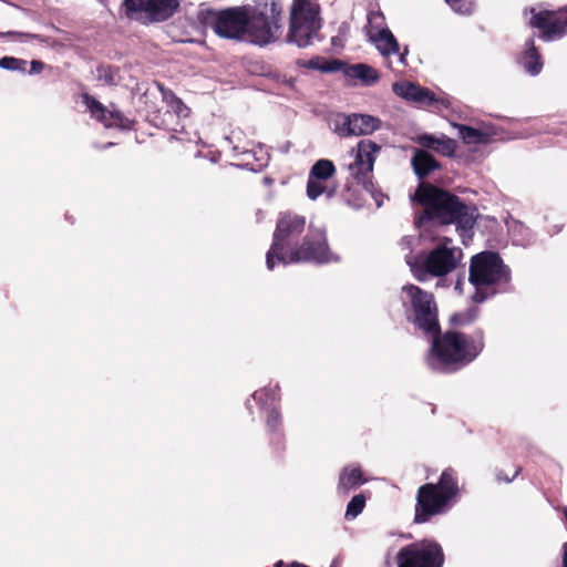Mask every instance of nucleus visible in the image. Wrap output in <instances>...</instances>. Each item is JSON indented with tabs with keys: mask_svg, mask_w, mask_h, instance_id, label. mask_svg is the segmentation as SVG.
I'll use <instances>...</instances> for the list:
<instances>
[{
	"mask_svg": "<svg viewBox=\"0 0 567 567\" xmlns=\"http://www.w3.org/2000/svg\"><path fill=\"white\" fill-rule=\"evenodd\" d=\"M282 565L281 561L277 563L275 567H280Z\"/></svg>",
	"mask_w": 567,
	"mask_h": 567,
	"instance_id": "ea45409f",
	"label": "nucleus"
},
{
	"mask_svg": "<svg viewBox=\"0 0 567 567\" xmlns=\"http://www.w3.org/2000/svg\"><path fill=\"white\" fill-rule=\"evenodd\" d=\"M164 101L178 117H187L190 114V110L184 102L172 92H165Z\"/></svg>",
	"mask_w": 567,
	"mask_h": 567,
	"instance_id": "bb28decb",
	"label": "nucleus"
},
{
	"mask_svg": "<svg viewBox=\"0 0 567 567\" xmlns=\"http://www.w3.org/2000/svg\"><path fill=\"white\" fill-rule=\"evenodd\" d=\"M443 560L440 545L429 540L408 545L398 553V567H442Z\"/></svg>",
	"mask_w": 567,
	"mask_h": 567,
	"instance_id": "9d476101",
	"label": "nucleus"
},
{
	"mask_svg": "<svg viewBox=\"0 0 567 567\" xmlns=\"http://www.w3.org/2000/svg\"><path fill=\"white\" fill-rule=\"evenodd\" d=\"M305 225L306 219L302 216L290 213L280 216L274 235V243L266 256L269 270H272L276 264L280 262L284 265L298 262L324 264L336 259L329 251L324 229L312 225L299 248L284 252L285 247L303 231Z\"/></svg>",
	"mask_w": 567,
	"mask_h": 567,
	"instance_id": "f03ea898",
	"label": "nucleus"
},
{
	"mask_svg": "<svg viewBox=\"0 0 567 567\" xmlns=\"http://www.w3.org/2000/svg\"><path fill=\"white\" fill-rule=\"evenodd\" d=\"M331 127L341 137L353 136L352 114H337L331 120Z\"/></svg>",
	"mask_w": 567,
	"mask_h": 567,
	"instance_id": "b1692460",
	"label": "nucleus"
},
{
	"mask_svg": "<svg viewBox=\"0 0 567 567\" xmlns=\"http://www.w3.org/2000/svg\"><path fill=\"white\" fill-rule=\"evenodd\" d=\"M473 317H474V315H470L467 317H465L463 315H453L451 320L455 323L463 324V323L470 322L473 319Z\"/></svg>",
	"mask_w": 567,
	"mask_h": 567,
	"instance_id": "72a5a7b5",
	"label": "nucleus"
},
{
	"mask_svg": "<svg viewBox=\"0 0 567 567\" xmlns=\"http://www.w3.org/2000/svg\"><path fill=\"white\" fill-rule=\"evenodd\" d=\"M365 481L362 477L360 467L350 465L343 468L339 477V489L344 493L363 484Z\"/></svg>",
	"mask_w": 567,
	"mask_h": 567,
	"instance_id": "aec40b11",
	"label": "nucleus"
},
{
	"mask_svg": "<svg viewBox=\"0 0 567 567\" xmlns=\"http://www.w3.org/2000/svg\"><path fill=\"white\" fill-rule=\"evenodd\" d=\"M307 66L315 70H320L323 72H330L336 70L330 63L328 62H321L319 59H312L309 60L307 63Z\"/></svg>",
	"mask_w": 567,
	"mask_h": 567,
	"instance_id": "2f4dec72",
	"label": "nucleus"
},
{
	"mask_svg": "<svg viewBox=\"0 0 567 567\" xmlns=\"http://www.w3.org/2000/svg\"><path fill=\"white\" fill-rule=\"evenodd\" d=\"M334 193V189H328L327 181L323 179H312V177L308 178L307 183V195L310 199L315 200L320 195L327 194L328 197H331Z\"/></svg>",
	"mask_w": 567,
	"mask_h": 567,
	"instance_id": "a878e982",
	"label": "nucleus"
},
{
	"mask_svg": "<svg viewBox=\"0 0 567 567\" xmlns=\"http://www.w3.org/2000/svg\"><path fill=\"white\" fill-rule=\"evenodd\" d=\"M37 66H38V72H40V70L42 69V63L38 62Z\"/></svg>",
	"mask_w": 567,
	"mask_h": 567,
	"instance_id": "58836bf2",
	"label": "nucleus"
},
{
	"mask_svg": "<svg viewBox=\"0 0 567 567\" xmlns=\"http://www.w3.org/2000/svg\"><path fill=\"white\" fill-rule=\"evenodd\" d=\"M533 28L542 31L540 38L551 41L567 33V8L559 11H539L529 21Z\"/></svg>",
	"mask_w": 567,
	"mask_h": 567,
	"instance_id": "4468645a",
	"label": "nucleus"
},
{
	"mask_svg": "<svg viewBox=\"0 0 567 567\" xmlns=\"http://www.w3.org/2000/svg\"><path fill=\"white\" fill-rule=\"evenodd\" d=\"M33 72H35V60L30 61V71H29V73L31 74Z\"/></svg>",
	"mask_w": 567,
	"mask_h": 567,
	"instance_id": "e433bc0d",
	"label": "nucleus"
},
{
	"mask_svg": "<svg viewBox=\"0 0 567 567\" xmlns=\"http://www.w3.org/2000/svg\"><path fill=\"white\" fill-rule=\"evenodd\" d=\"M457 128L461 138L466 144H485L489 141L488 134L483 131L465 125H457Z\"/></svg>",
	"mask_w": 567,
	"mask_h": 567,
	"instance_id": "5701e85b",
	"label": "nucleus"
},
{
	"mask_svg": "<svg viewBox=\"0 0 567 567\" xmlns=\"http://www.w3.org/2000/svg\"><path fill=\"white\" fill-rule=\"evenodd\" d=\"M526 47L527 49L520 58V63L529 74L537 75L543 68L540 55L536 48L534 47L533 39H529L526 42Z\"/></svg>",
	"mask_w": 567,
	"mask_h": 567,
	"instance_id": "412c9836",
	"label": "nucleus"
},
{
	"mask_svg": "<svg viewBox=\"0 0 567 567\" xmlns=\"http://www.w3.org/2000/svg\"><path fill=\"white\" fill-rule=\"evenodd\" d=\"M126 16L143 23L168 19L178 7L177 0H125Z\"/></svg>",
	"mask_w": 567,
	"mask_h": 567,
	"instance_id": "9b49d317",
	"label": "nucleus"
},
{
	"mask_svg": "<svg viewBox=\"0 0 567 567\" xmlns=\"http://www.w3.org/2000/svg\"><path fill=\"white\" fill-rule=\"evenodd\" d=\"M457 491L456 481L449 470L441 474L437 484L422 485L416 495L415 522L425 523L432 516L446 512Z\"/></svg>",
	"mask_w": 567,
	"mask_h": 567,
	"instance_id": "39448f33",
	"label": "nucleus"
},
{
	"mask_svg": "<svg viewBox=\"0 0 567 567\" xmlns=\"http://www.w3.org/2000/svg\"><path fill=\"white\" fill-rule=\"evenodd\" d=\"M365 506V497L362 494L354 495L347 505L346 518L354 519Z\"/></svg>",
	"mask_w": 567,
	"mask_h": 567,
	"instance_id": "cd10ccee",
	"label": "nucleus"
},
{
	"mask_svg": "<svg viewBox=\"0 0 567 567\" xmlns=\"http://www.w3.org/2000/svg\"><path fill=\"white\" fill-rule=\"evenodd\" d=\"M279 413L277 411H271L267 417V424L270 427H275L279 423Z\"/></svg>",
	"mask_w": 567,
	"mask_h": 567,
	"instance_id": "473e14b6",
	"label": "nucleus"
},
{
	"mask_svg": "<svg viewBox=\"0 0 567 567\" xmlns=\"http://www.w3.org/2000/svg\"><path fill=\"white\" fill-rule=\"evenodd\" d=\"M392 89L398 96L408 101L420 104H431L434 102V95L427 89L408 81L396 82L393 84Z\"/></svg>",
	"mask_w": 567,
	"mask_h": 567,
	"instance_id": "dca6fc26",
	"label": "nucleus"
},
{
	"mask_svg": "<svg viewBox=\"0 0 567 567\" xmlns=\"http://www.w3.org/2000/svg\"><path fill=\"white\" fill-rule=\"evenodd\" d=\"M347 73L351 78L359 79L364 84H373L379 79L378 71L372 66L363 63L351 65Z\"/></svg>",
	"mask_w": 567,
	"mask_h": 567,
	"instance_id": "4be33fe9",
	"label": "nucleus"
},
{
	"mask_svg": "<svg viewBox=\"0 0 567 567\" xmlns=\"http://www.w3.org/2000/svg\"><path fill=\"white\" fill-rule=\"evenodd\" d=\"M334 173H336V167L331 161L319 159L311 167L309 177H312V179L319 178V179L328 181L329 178H331L334 175Z\"/></svg>",
	"mask_w": 567,
	"mask_h": 567,
	"instance_id": "393cba45",
	"label": "nucleus"
},
{
	"mask_svg": "<svg viewBox=\"0 0 567 567\" xmlns=\"http://www.w3.org/2000/svg\"><path fill=\"white\" fill-rule=\"evenodd\" d=\"M25 66L27 61L22 59H17L13 56H4L0 59V68L4 70L24 72Z\"/></svg>",
	"mask_w": 567,
	"mask_h": 567,
	"instance_id": "c85d7f7f",
	"label": "nucleus"
},
{
	"mask_svg": "<svg viewBox=\"0 0 567 567\" xmlns=\"http://www.w3.org/2000/svg\"><path fill=\"white\" fill-rule=\"evenodd\" d=\"M416 241H417V239H416V238H414V237H412V236H405V237H403V238L401 239V241H400V244H399V245H400L401 250L405 254V256H404V257H405V260H406V259H408V257H409L412 261H414V262L419 264L417 259H416V258H414V257L411 255L412 249H413V246L415 245V243H416Z\"/></svg>",
	"mask_w": 567,
	"mask_h": 567,
	"instance_id": "7c9ffc66",
	"label": "nucleus"
},
{
	"mask_svg": "<svg viewBox=\"0 0 567 567\" xmlns=\"http://www.w3.org/2000/svg\"><path fill=\"white\" fill-rule=\"evenodd\" d=\"M367 190H369L372 195V197L374 198L375 203L378 206H381L382 203H383V195L380 193V192H377L373 189V185L372 186H369L368 188H365Z\"/></svg>",
	"mask_w": 567,
	"mask_h": 567,
	"instance_id": "f704fd0d",
	"label": "nucleus"
},
{
	"mask_svg": "<svg viewBox=\"0 0 567 567\" xmlns=\"http://www.w3.org/2000/svg\"><path fill=\"white\" fill-rule=\"evenodd\" d=\"M413 199L424 207V215L415 224L421 226L425 220H434L441 225L456 224V229L465 243L472 237V229L477 218V210L461 199L430 184H421Z\"/></svg>",
	"mask_w": 567,
	"mask_h": 567,
	"instance_id": "7ed1b4c3",
	"label": "nucleus"
},
{
	"mask_svg": "<svg viewBox=\"0 0 567 567\" xmlns=\"http://www.w3.org/2000/svg\"><path fill=\"white\" fill-rule=\"evenodd\" d=\"M509 270L499 256L492 251L477 254L472 258L470 266V281L476 288L474 300L482 302L486 295L483 290L495 293L509 281Z\"/></svg>",
	"mask_w": 567,
	"mask_h": 567,
	"instance_id": "423d86ee",
	"label": "nucleus"
},
{
	"mask_svg": "<svg viewBox=\"0 0 567 567\" xmlns=\"http://www.w3.org/2000/svg\"><path fill=\"white\" fill-rule=\"evenodd\" d=\"M517 474H518V471L516 470L512 477L502 478L501 476H498V478L499 480H504L505 482H511Z\"/></svg>",
	"mask_w": 567,
	"mask_h": 567,
	"instance_id": "4c0bfd02",
	"label": "nucleus"
},
{
	"mask_svg": "<svg viewBox=\"0 0 567 567\" xmlns=\"http://www.w3.org/2000/svg\"><path fill=\"white\" fill-rule=\"evenodd\" d=\"M450 243L451 240L446 239L444 245L433 249L423 261V265H419L408 257L406 264L419 281L426 280L429 275L435 277L445 276L456 268L462 257V251L455 247H449L447 244Z\"/></svg>",
	"mask_w": 567,
	"mask_h": 567,
	"instance_id": "1a4fd4ad",
	"label": "nucleus"
},
{
	"mask_svg": "<svg viewBox=\"0 0 567 567\" xmlns=\"http://www.w3.org/2000/svg\"><path fill=\"white\" fill-rule=\"evenodd\" d=\"M446 3L455 11L462 14L471 13L474 9L473 0H445Z\"/></svg>",
	"mask_w": 567,
	"mask_h": 567,
	"instance_id": "c756f323",
	"label": "nucleus"
},
{
	"mask_svg": "<svg viewBox=\"0 0 567 567\" xmlns=\"http://www.w3.org/2000/svg\"><path fill=\"white\" fill-rule=\"evenodd\" d=\"M381 147L370 140H361L349 153L352 158L347 165V171L353 179L362 184L364 188L372 186L369 177L373 171L375 156Z\"/></svg>",
	"mask_w": 567,
	"mask_h": 567,
	"instance_id": "f8f14e48",
	"label": "nucleus"
},
{
	"mask_svg": "<svg viewBox=\"0 0 567 567\" xmlns=\"http://www.w3.org/2000/svg\"><path fill=\"white\" fill-rule=\"evenodd\" d=\"M416 142L421 146L432 148L445 156L453 155L454 151H455L454 142L452 140L445 138V137L437 138L432 135L424 134V135L417 136Z\"/></svg>",
	"mask_w": 567,
	"mask_h": 567,
	"instance_id": "f3484780",
	"label": "nucleus"
},
{
	"mask_svg": "<svg viewBox=\"0 0 567 567\" xmlns=\"http://www.w3.org/2000/svg\"><path fill=\"white\" fill-rule=\"evenodd\" d=\"M433 337L427 364L435 371H449L451 365L467 363L481 351V344H475L465 336L456 332H446L442 337Z\"/></svg>",
	"mask_w": 567,
	"mask_h": 567,
	"instance_id": "20e7f679",
	"label": "nucleus"
},
{
	"mask_svg": "<svg viewBox=\"0 0 567 567\" xmlns=\"http://www.w3.org/2000/svg\"><path fill=\"white\" fill-rule=\"evenodd\" d=\"M380 120L368 114H352L353 136L369 135L380 127Z\"/></svg>",
	"mask_w": 567,
	"mask_h": 567,
	"instance_id": "a211bd4d",
	"label": "nucleus"
},
{
	"mask_svg": "<svg viewBox=\"0 0 567 567\" xmlns=\"http://www.w3.org/2000/svg\"><path fill=\"white\" fill-rule=\"evenodd\" d=\"M401 300L404 307L410 306L408 319L413 324L426 334L439 333L437 307L431 292L414 285H405L401 290Z\"/></svg>",
	"mask_w": 567,
	"mask_h": 567,
	"instance_id": "0eeeda50",
	"label": "nucleus"
},
{
	"mask_svg": "<svg viewBox=\"0 0 567 567\" xmlns=\"http://www.w3.org/2000/svg\"><path fill=\"white\" fill-rule=\"evenodd\" d=\"M563 566L567 567V542L564 545Z\"/></svg>",
	"mask_w": 567,
	"mask_h": 567,
	"instance_id": "c9c22d12",
	"label": "nucleus"
},
{
	"mask_svg": "<svg viewBox=\"0 0 567 567\" xmlns=\"http://www.w3.org/2000/svg\"><path fill=\"white\" fill-rule=\"evenodd\" d=\"M281 13V7L276 2L259 8L233 7L214 12L212 28L223 39L266 47L280 38Z\"/></svg>",
	"mask_w": 567,
	"mask_h": 567,
	"instance_id": "f257e3e1",
	"label": "nucleus"
},
{
	"mask_svg": "<svg viewBox=\"0 0 567 567\" xmlns=\"http://www.w3.org/2000/svg\"><path fill=\"white\" fill-rule=\"evenodd\" d=\"M83 102L90 110L92 116L102 122L106 127L128 128L131 126L130 120L125 117L121 112L115 110H107L94 97L84 94Z\"/></svg>",
	"mask_w": 567,
	"mask_h": 567,
	"instance_id": "2eb2a0df",
	"label": "nucleus"
},
{
	"mask_svg": "<svg viewBox=\"0 0 567 567\" xmlns=\"http://www.w3.org/2000/svg\"><path fill=\"white\" fill-rule=\"evenodd\" d=\"M379 18H382L379 13H373L369 18V40L386 61L391 55L395 54L398 55L400 64L406 65V56L409 54L408 48H404V50L400 52V45L393 33L388 28H380L373 24V22Z\"/></svg>",
	"mask_w": 567,
	"mask_h": 567,
	"instance_id": "ddd939ff",
	"label": "nucleus"
},
{
	"mask_svg": "<svg viewBox=\"0 0 567 567\" xmlns=\"http://www.w3.org/2000/svg\"><path fill=\"white\" fill-rule=\"evenodd\" d=\"M320 29L319 6L312 0H293L290 8L288 40L308 47Z\"/></svg>",
	"mask_w": 567,
	"mask_h": 567,
	"instance_id": "6e6552de",
	"label": "nucleus"
},
{
	"mask_svg": "<svg viewBox=\"0 0 567 567\" xmlns=\"http://www.w3.org/2000/svg\"><path fill=\"white\" fill-rule=\"evenodd\" d=\"M412 166L414 173L423 178L429 175L432 171L439 167L437 162L433 158L432 155L422 150H416L414 152V156L412 157Z\"/></svg>",
	"mask_w": 567,
	"mask_h": 567,
	"instance_id": "6ab92c4d",
	"label": "nucleus"
}]
</instances>
